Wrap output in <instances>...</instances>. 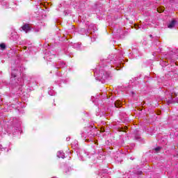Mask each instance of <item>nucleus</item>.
Here are the masks:
<instances>
[{
    "label": "nucleus",
    "instance_id": "obj_8",
    "mask_svg": "<svg viewBox=\"0 0 178 178\" xmlns=\"http://www.w3.org/2000/svg\"><path fill=\"white\" fill-rule=\"evenodd\" d=\"M92 33H95V29L92 28L91 26H89V28L88 29V33L92 34Z\"/></svg>",
    "mask_w": 178,
    "mask_h": 178
},
{
    "label": "nucleus",
    "instance_id": "obj_5",
    "mask_svg": "<svg viewBox=\"0 0 178 178\" xmlns=\"http://www.w3.org/2000/svg\"><path fill=\"white\" fill-rule=\"evenodd\" d=\"M65 64L63 63V61H60L58 65H54V67L56 69H63V67H65Z\"/></svg>",
    "mask_w": 178,
    "mask_h": 178
},
{
    "label": "nucleus",
    "instance_id": "obj_7",
    "mask_svg": "<svg viewBox=\"0 0 178 178\" xmlns=\"http://www.w3.org/2000/svg\"><path fill=\"white\" fill-rule=\"evenodd\" d=\"M175 25H176V21H175V20H172V21L168 25V29H173V27H175Z\"/></svg>",
    "mask_w": 178,
    "mask_h": 178
},
{
    "label": "nucleus",
    "instance_id": "obj_2",
    "mask_svg": "<svg viewBox=\"0 0 178 178\" xmlns=\"http://www.w3.org/2000/svg\"><path fill=\"white\" fill-rule=\"evenodd\" d=\"M99 77H100V79H102L103 80H105L108 79V77H109V74H108V72H104V71L100 70Z\"/></svg>",
    "mask_w": 178,
    "mask_h": 178
},
{
    "label": "nucleus",
    "instance_id": "obj_20",
    "mask_svg": "<svg viewBox=\"0 0 178 178\" xmlns=\"http://www.w3.org/2000/svg\"><path fill=\"white\" fill-rule=\"evenodd\" d=\"M66 140L67 141H70V138H67Z\"/></svg>",
    "mask_w": 178,
    "mask_h": 178
},
{
    "label": "nucleus",
    "instance_id": "obj_4",
    "mask_svg": "<svg viewBox=\"0 0 178 178\" xmlns=\"http://www.w3.org/2000/svg\"><path fill=\"white\" fill-rule=\"evenodd\" d=\"M22 29L24 31H25V33H30V31H31V28H30L29 24H24Z\"/></svg>",
    "mask_w": 178,
    "mask_h": 178
},
{
    "label": "nucleus",
    "instance_id": "obj_11",
    "mask_svg": "<svg viewBox=\"0 0 178 178\" xmlns=\"http://www.w3.org/2000/svg\"><path fill=\"white\" fill-rule=\"evenodd\" d=\"M74 48H76V49H80V48H81V44H79V43H75L74 44Z\"/></svg>",
    "mask_w": 178,
    "mask_h": 178
},
{
    "label": "nucleus",
    "instance_id": "obj_1",
    "mask_svg": "<svg viewBox=\"0 0 178 178\" xmlns=\"http://www.w3.org/2000/svg\"><path fill=\"white\" fill-rule=\"evenodd\" d=\"M108 65H111L110 67H113L112 65H115L117 67H119V60L116 57V54H111L108 56L106 60H103L99 63V65L102 67H105L108 66Z\"/></svg>",
    "mask_w": 178,
    "mask_h": 178
},
{
    "label": "nucleus",
    "instance_id": "obj_18",
    "mask_svg": "<svg viewBox=\"0 0 178 178\" xmlns=\"http://www.w3.org/2000/svg\"><path fill=\"white\" fill-rule=\"evenodd\" d=\"M56 76H60V72H57Z\"/></svg>",
    "mask_w": 178,
    "mask_h": 178
},
{
    "label": "nucleus",
    "instance_id": "obj_21",
    "mask_svg": "<svg viewBox=\"0 0 178 178\" xmlns=\"http://www.w3.org/2000/svg\"><path fill=\"white\" fill-rule=\"evenodd\" d=\"M130 159H131V161L134 160V159H133V157H131Z\"/></svg>",
    "mask_w": 178,
    "mask_h": 178
},
{
    "label": "nucleus",
    "instance_id": "obj_12",
    "mask_svg": "<svg viewBox=\"0 0 178 178\" xmlns=\"http://www.w3.org/2000/svg\"><path fill=\"white\" fill-rule=\"evenodd\" d=\"M16 72H17L16 70H14L12 72H11V77H13V78H15V77H16V74H17V73H16Z\"/></svg>",
    "mask_w": 178,
    "mask_h": 178
},
{
    "label": "nucleus",
    "instance_id": "obj_6",
    "mask_svg": "<svg viewBox=\"0 0 178 178\" xmlns=\"http://www.w3.org/2000/svg\"><path fill=\"white\" fill-rule=\"evenodd\" d=\"M58 158H62L63 159H65V153L62 151H58L57 153Z\"/></svg>",
    "mask_w": 178,
    "mask_h": 178
},
{
    "label": "nucleus",
    "instance_id": "obj_9",
    "mask_svg": "<svg viewBox=\"0 0 178 178\" xmlns=\"http://www.w3.org/2000/svg\"><path fill=\"white\" fill-rule=\"evenodd\" d=\"M114 105L115 108H120L122 106V102L120 101H115Z\"/></svg>",
    "mask_w": 178,
    "mask_h": 178
},
{
    "label": "nucleus",
    "instance_id": "obj_22",
    "mask_svg": "<svg viewBox=\"0 0 178 178\" xmlns=\"http://www.w3.org/2000/svg\"><path fill=\"white\" fill-rule=\"evenodd\" d=\"M149 36H150V37H152V35H150Z\"/></svg>",
    "mask_w": 178,
    "mask_h": 178
},
{
    "label": "nucleus",
    "instance_id": "obj_3",
    "mask_svg": "<svg viewBox=\"0 0 178 178\" xmlns=\"http://www.w3.org/2000/svg\"><path fill=\"white\" fill-rule=\"evenodd\" d=\"M134 26L136 30H138V29H140V30L143 31V30H145V29H147L146 24H142L140 26L136 24Z\"/></svg>",
    "mask_w": 178,
    "mask_h": 178
},
{
    "label": "nucleus",
    "instance_id": "obj_16",
    "mask_svg": "<svg viewBox=\"0 0 178 178\" xmlns=\"http://www.w3.org/2000/svg\"><path fill=\"white\" fill-rule=\"evenodd\" d=\"M49 95H54V93L52 92V90L49 91Z\"/></svg>",
    "mask_w": 178,
    "mask_h": 178
},
{
    "label": "nucleus",
    "instance_id": "obj_17",
    "mask_svg": "<svg viewBox=\"0 0 178 178\" xmlns=\"http://www.w3.org/2000/svg\"><path fill=\"white\" fill-rule=\"evenodd\" d=\"M143 172L142 171H138L137 175H142Z\"/></svg>",
    "mask_w": 178,
    "mask_h": 178
},
{
    "label": "nucleus",
    "instance_id": "obj_15",
    "mask_svg": "<svg viewBox=\"0 0 178 178\" xmlns=\"http://www.w3.org/2000/svg\"><path fill=\"white\" fill-rule=\"evenodd\" d=\"M72 171V168L71 167H67L65 168V173H67L68 172Z\"/></svg>",
    "mask_w": 178,
    "mask_h": 178
},
{
    "label": "nucleus",
    "instance_id": "obj_19",
    "mask_svg": "<svg viewBox=\"0 0 178 178\" xmlns=\"http://www.w3.org/2000/svg\"><path fill=\"white\" fill-rule=\"evenodd\" d=\"M0 149L2 151V149H5L2 147V145H0Z\"/></svg>",
    "mask_w": 178,
    "mask_h": 178
},
{
    "label": "nucleus",
    "instance_id": "obj_13",
    "mask_svg": "<svg viewBox=\"0 0 178 178\" xmlns=\"http://www.w3.org/2000/svg\"><path fill=\"white\" fill-rule=\"evenodd\" d=\"M161 149H162V147H157L154 148V151H155L156 154H158V152H159V151H161Z\"/></svg>",
    "mask_w": 178,
    "mask_h": 178
},
{
    "label": "nucleus",
    "instance_id": "obj_10",
    "mask_svg": "<svg viewBox=\"0 0 178 178\" xmlns=\"http://www.w3.org/2000/svg\"><path fill=\"white\" fill-rule=\"evenodd\" d=\"M175 102H177V100H175V99H173V97L171 95L170 99L168 100V104H175Z\"/></svg>",
    "mask_w": 178,
    "mask_h": 178
},
{
    "label": "nucleus",
    "instance_id": "obj_14",
    "mask_svg": "<svg viewBox=\"0 0 178 178\" xmlns=\"http://www.w3.org/2000/svg\"><path fill=\"white\" fill-rule=\"evenodd\" d=\"M0 48L1 49H5L6 48V45H5L4 43L0 44Z\"/></svg>",
    "mask_w": 178,
    "mask_h": 178
}]
</instances>
